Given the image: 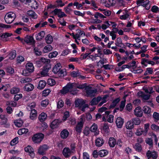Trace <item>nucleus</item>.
Wrapping results in <instances>:
<instances>
[{"instance_id":"obj_1","label":"nucleus","mask_w":159,"mask_h":159,"mask_svg":"<svg viewBox=\"0 0 159 159\" xmlns=\"http://www.w3.org/2000/svg\"><path fill=\"white\" fill-rule=\"evenodd\" d=\"M78 90L76 89L75 90H73L72 84L71 83H69L67 84L66 86L64 87L61 90L60 92L63 94H65L70 92L72 94L75 95L78 93Z\"/></svg>"},{"instance_id":"obj_2","label":"nucleus","mask_w":159,"mask_h":159,"mask_svg":"<svg viewBox=\"0 0 159 159\" xmlns=\"http://www.w3.org/2000/svg\"><path fill=\"white\" fill-rule=\"evenodd\" d=\"M44 136V134L42 133H37L32 136V141L34 143L39 144L43 139Z\"/></svg>"},{"instance_id":"obj_3","label":"nucleus","mask_w":159,"mask_h":159,"mask_svg":"<svg viewBox=\"0 0 159 159\" xmlns=\"http://www.w3.org/2000/svg\"><path fill=\"white\" fill-rule=\"evenodd\" d=\"M15 18L16 15L14 13L9 12L5 15L4 19L7 23L10 24L13 21Z\"/></svg>"},{"instance_id":"obj_4","label":"nucleus","mask_w":159,"mask_h":159,"mask_svg":"<svg viewBox=\"0 0 159 159\" xmlns=\"http://www.w3.org/2000/svg\"><path fill=\"white\" fill-rule=\"evenodd\" d=\"M49 147L47 145L43 144L40 145L38 149L37 153L41 155H45L46 152L49 149Z\"/></svg>"},{"instance_id":"obj_5","label":"nucleus","mask_w":159,"mask_h":159,"mask_svg":"<svg viewBox=\"0 0 159 159\" xmlns=\"http://www.w3.org/2000/svg\"><path fill=\"white\" fill-rule=\"evenodd\" d=\"M146 155L148 158H152V159H156L158 157L157 152L155 150L151 151L148 150L146 152Z\"/></svg>"},{"instance_id":"obj_6","label":"nucleus","mask_w":159,"mask_h":159,"mask_svg":"<svg viewBox=\"0 0 159 159\" xmlns=\"http://www.w3.org/2000/svg\"><path fill=\"white\" fill-rule=\"evenodd\" d=\"M80 121L78 122L75 128L76 131L78 133H80L81 131V129L83 125L84 120V115H82L80 117Z\"/></svg>"},{"instance_id":"obj_7","label":"nucleus","mask_w":159,"mask_h":159,"mask_svg":"<svg viewBox=\"0 0 159 159\" xmlns=\"http://www.w3.org/2000/svg\"><path fill=\"white\" fill-rule=\"evenodd\" d=\"M51 68L50 65H48L44 66L42 70L40 72V74L42 77H46L48 76V72Z\"/></svg>"},{"instance_id":"obj_8","label":"nucleus","mask_w":159,"mask_h":159,"mask_svg":"<svg viewBox=\"0 0 159 159\" xmlns=\"http://www.w3.org/2000/svg\"><path fill=\"white\" fill-rule=\"evenodd\" d=\"M62 154L65 158H69L72 155L74 154L70 150V149L68 147L64 148L62 151Z\"/></svg>"},{"instance_id":"obj_9","label":"nucleus","mask_w":159,"mask_h":159,"mask_svg":"<svg viewBox=\"0 0 159 159\" xmlns=\"http://www.w3.org/2000/svg\"><path fill=\"white\" fill-rule=\"evenodd\" d=\"M25 151L27 152L31 158H34L35 156V153L33 148L30 146H28L25 148Z\"/></svg>"},{"instance_id":"obj_10","label":"nucleus","mask_w":159,"mask_h":159,"mask_svg":"<svg viewBox=\"0 0 159 159\" xmlns=\"http://www.w3.org/2000/svg\"><path fill=\"white\" fill-rule=\"evenodd\" d=\"M12 35L11 33H4L2 34H0V39L3 41L6 42L8 40V38L12 36Z\"/></svg>"},{"instance_id":"obj_11","label":"nucleus","mask_w":159,"mask_h":159,"mask_svg":"<svg viewBox=\"0 0 159 159\" xmlns=\"http://www.w3.org/2000/svg\"><path fill=\"white\" fill-rule=\"evenodd\" d=\"M85 90L88 96H94L95 95L97 92L96 89H92L89 87H86Z\"/></svg>"},{"instance_id":"obj_12","label":"nucleus","mask_w":159,"mask_h":159,"mask_svg":"<svg viewBox=\"0 0 159 159\" xmlns=\"http://www.w3.org/2000/svg\"><path fill=\"white\" fill-rule=\"evenodd\" d=\"M89 130L92 132L95 135L99 134V131L98 129L97 125L94 123L90 127Z\"/></svg>"},{"instance_id":"obj_13","label":"nucleus","mask_w":159,"mask_h":159,"mask_svg":"<svg viewBox=\"0 0 159 159\" xmlns=\"http://www.w3.org/2000/svg\"><path fill=\"white\" fill-rule=\"evenodd\" d=\"M134 114L136 116L141 117L143 115V113L141 108L140 107H136L134 111Z\"/></svg>"},{"instance_id":"obj_14","label":"nucleus","mask_w":159,"mask_h":159,"mask_svg":"<svg viewBox=\"0 0 159 159\" xmlns=\"http://www.w3.org/2000/svg\"><path fill=\"white\" fill-rule=\"evenodd\" d=\"M24 41L27 43L33 44L34 43V39L33 36L27 35L24 39Z\"/></svg>"},{"instance_id":"obj_15","label":"nucleus","mask_w":159,"mask_h":159,"mask_svg":"<svg viewBox=\"0 0 159 159\" xmlns=\"http://www.w3.org/2000/svg\"><path fill=\"white\" fill-rule=\"evenodd\" d=\"M124 122V119L121 117H118L116 120V123L118 128H121Z\"/></svg>"},{"instance_id":"obj_16","label":"nucleus","mask_w":159,"mask_h":159,"mask_svg":"<svg viewBox=\"0 0 159 159\" xmlns=\"http://www.w3.org/2000/svg\"><path fill=\"white\" fill-rule=\"evenodd\" d=\"M61 64L60 63H57L52 69V72L55 74H57L61 69Z\"/></svg>"},{"instance_id":"obj_17","label":"nucleus","mask_w":159,"mask_h":159,"mask_svg":"<svg viewBox=\"0 0 159 159\" xmlns=\"http://www.w3.org/2000/svg\"><path fill=\"white\" fill-rule=\"evenodd\" d=\"M72 88L73 90H75L76 89H75L78 88L80 89H85V90L86 88L87 87L86 85L85 84H77L76 83H72Z\"/></svg>"},{"instance_id":"obj_18","label":"nucleus","mask_w":159,"mask_h":159,"mask_svg":"<svg viewBox=\"0 0 159 159\" xmlns=\"http://www.w3.org/2000/svg\"><path fill=\"white\" fill-rule=\"evenodd\" d=\"M84 101L82 99H77L75 101V107H79V108L82 107V106L84 103Z\"/></svg>"},{"instance_id":"obj_19","label":"nucleus","mask_w":159,"mask_h":159,"mask_svg":"<svg viewBox=\"0 0 159 159\" xmlns=\"http://www.w3.org/2000/svg\"><path fill=\"white\" fill-rule=\"evenodd\" d=\"M85 35V34L84 31L78 30L76 34L75 35V39H77L80 40V37H83Z\"/></svg>"},{"instance_id":"obj_20","label":"nucleus","mask_w":159,"mask_h":159,"mask_svg":"<svg viewBox=\"0 0 159 159\" xmlns=\"http://www.w3.org/2000/svg\"><path fill=\"white\" fill-rule=\"evenodd\" d=\"M104 140L101 138H97L95 141L96 145L98 147L102 146L104 143Z\"/></svg>"},{"instance_id":"obj_21","label":"nucleus","mask_w":159,"mask_h":159,"mask_svg":"<svg viewBox=\"0 0 159 159\" xmlns=\"http://www.w3.org/2000/svg\"><path fill=\"white\" fill-rule=\"evenodd\" d=\"M69 134V131L66 129H64L61 131L60 135L61 138L66 139L68 136Z\"/></svg>"},{"instance_id":"obj_22","label":"nucleus","mask_w":159,"mask_h":159,"mask_svg":"<svg viewBox=\"0 0 159 159\" xmlns=\"http://www.w3.org/2000/svg\"><path fill=\"white\" fill-rule=\"evenodd\" d=\"M45 35V32L44 31H42L39 33L36 36V39L37 40L39 41L43 39Z\"/></svg>"},{"instance_id":"obj_23","label":"nucleus","mask_w":159,"mask_h":159,"mask_svg":"<svg viewBox=\"0 0 159 159\" xmlns=\"http://www.w3.org/2000/svg\"><path fill=\"white\" fill-rule=\"evenodd\" d=\"M142 110L144 113L148 116L150 115L151 114V108L148 106H144L142 108Z\"/></svg>"},{"instance_id":"obj_24","label":"nucleus","mask_w":159,"mask_h":159,"mask_svg":"<svg viewBox=\"0 0 159 159\" xmlns=\"http://www.w3.org/2000/svg\"><path fill=\"white\" fill-rule=\"evenodd\" d=\"M37 111L36 110L33 109L31 111L30 114V118L32 120L35 119L37 116Z\"/></svg>"},{"instance_id":"obj_25","label":"nucleus","mask_w":159,"mask_h":159,"mask_svg":"<svg viewBox=\"0 0 159 159\" xmlns=\"http://www.w3.org/2000/svg\"><path fill=\"white\" fill-rule=\"evenodd\" d=\"M53 49V47L50 45H47L45 46L43 50V52L44 53H48L51 51Z\"/></svg>"},{"instance_id":"obj_26","label":"nucleus","mask_w":159,"mask_h":159,"mask_svg":"<svg viewBox=\"0 0 159 159\" xmlns=\"http://www.w3.org/2000/svg\"><path fill=\"white\" fill-rule=\"evenodd\" d=\"M46 82L44 80H40L39 83L37 87V88L39 89H43L46 85Z\"/></svg>"},{"instance_id":"obj_27","label":"nucleus","mask_w":159,"mask_h":159,"mask_svg":"<svg viewBox=\"0 0 159 159\" xmlns=\"http://www.w3.org/2000/svg\"><path fill=\"white\" fill-rule=\"evenodd\" d=\"M138 95L139 96L142 97L145 100H148L150 98L149 95H145L143 92L141 91L139 92L138 93Z\"/></svg>"},{"instance_id":"obj_28","label":"nucleus","mask_w":159,"mask_h":159,"mask_svg":"<svg viewBox=\"0 0 159 159\" xmlns=\"http://www.w3.org/2000/svg\"><path fill=\"white\" fill-rule=\"evenodd\" d=\"M34 88V85L31 84H28L26 85L24 87V90L28 92L32 91Z\"/></svg>"},{"instance_id":"obj_29","label":"nucleus","mask_w":159,"mask_h":159,"mask_svg":"<svg viewBox=\"0 0 159 159\" xmlns=\"http://www.w3.org/2000/svg\"><path fill=\"white\" fill-rule=\"evenodd\" d=\"M47 114L44 113H41L38 117V119L41 122L44 121L47 119Z\"/></svg>"},{"instance_id":"obj_30","label":"nucleus","mask_w":159,"mask_h":159,"mask_svg":"<svg viewBox=\"0 0 159 159\" xmlns=\"http://www.w3.org/2000/svg\"><path fill=\"white\" fill-rule=\"evenodd\" d=\"M26 68L31 73L34 70V67L33 64L31 63H28L26 64Z\"/></svg>"},{"instance_id":"obj_31","label":"nucleus","mask_w":159,"mask_h":159,"mask_svg":"<svg viewBox=\"0 0 159 159\" xmlns=\"http://www.w3.org/2000/svg\"><path fill=\"white\" fill-rule=\"evenodd\" d=\"M28 15L34 19L37 18L38 16L36 13L33 11L30 10L27 12Z\"/></svg>"},{"instance_id":"obj_32","label":"nucleus","mask_w":159,"mask_h":159,"mask_svg":"<svg viewBox=\"0 0 159 159\" xmlns=\"http://www.w3.org/2000/svg\"><path fill=\"white\" fill-rule=\"evenodd\" d=\"M125 127L129 129H131L134 127V124L131 120L128 121L125 124Z\"/></svg>"},{"instance_id":"obj_33","label":"nucleus","mask_w":159,"mask_h":159,"mask_svg":"<svg viewBox=\"0 0 159 159\" xmlns=\"http://www.w3.org/2000/svg\"><path fill=\"white\" fill-rule=\"evenodd\" d=\"M150 124L149 123L145 124L144 125V129H143L144 135L146 136L149 129Z\"/></svg>"},{"instance_id":"obj_34","label":"nucleus","mask_w":159,"mask_h":159,"mask_svg":"<svg viewBox=\"0 0 159 159\" xmlns=\"http://www.w3.org/2000/svg\"><path fill=\"white\" fill-rule=\"evenodd\" d=\"M45 41L47 44H50L52 43L53 39L52 36L50 34H48L45 38Z\"/></svg>"},{"instance_id":"obj_35","label":"nucleus","mask_w":159,"mask_h":159,"mask_svg":"<svg viewBox=\"0 0 159 159\" xmlns=\"http://www.w3.org/2000/svg\"><path fill=\"white\" fill-rule=\"evenodd\" d=\"M135 134L138 136H140L143 134L144 135L143 129L142 128H138L136 131Z\"/></svg>"},{"instance_id":"obj_36","label":"nucleus","mask_w":159,"mask_h":159,"mask_svg":"<svg viewBox=\"0 0 159 159\" xmlns=\"http://www.w3.org/2000/svg\"><path fill=\"white\" fill-rule=\"evenodd\" d=\"M102 98L101 97H99L97 98H93L91 102V105H94L97 104L99 102H100Z\"/></svg>"},{"instance_id":"obj_37","label":"nucleus","mask_w":159,"mask_h":159,"mask_svg":"<svg viewBox=\"0 0 159 159\" xmlns=\"http://www.w3.org/2000/svg\"><path fill=\"white\" fill-rule=\"evenodd\" d=\"M108 143L110 147H113L116 143L115 139L113 138H110L109 139Z\"/></svg>"},{"instance_id":"obj_38","label":"nucleus","mask_w":159,"mask_h":159,"mask_svg":"<svg viewBox=\"0 0 159 159\" xmlns=\"http://www.w3.org/2000/svg\"><path fill=\"white\" fill-rule=\"evenodd\" d=\"M60 77H63L66 75V72L65 69H61L57 74Z\"/></svg>"},{"instance_id":"obj_39","label":"nucleus","mask_w":159,"mask_h":159,"mask_svg":"<svg viewBox=\"0 0 159 159\" xmlns=\"http://www.w3.org/2000/svg\"><path fill=\"white\" fill-rule=\"evenodd\" d=\"M102 21L99 19H94L93 18L89 20L88 22L90 24H97L100 23Z\"/></svg>"},{"instance_id":"obj_40","label":"nucleus","mask_w":159,"mask_h":159,"mask_svg":"<svg viewBox=\"0 0 159 159\" xmlns=\"http://www.w3.org/2000/svg\"><path fill=\"white\" fill-rule=\"evenodd\" d=\"M98 153L101 157H103L107 155L108 152L106 150H102L98 152Z\"/></svg>"},{"instance_id":"obj_41","label":"nucleus","mask_w":159,"mask_h":159,"mask_svg":"<svg viewBox=\"0 0 159 159\" xmlns=\"http://www.w3.org/2000/svg\"><path fill=\"white\" fill-rule=\"evenodd\" d=\"M30 1L31 7L34 9H37L38 6L37 2L35 0H30Z\"/></svg>"},{"instance_id":"obj_42","label":"nucleus","mask_w":159,"mask_h":159,"mask_svg":"<svg viewBox=\"0 0 159 159\" xmlns=\"http://www.w3.org/2000/svg\"><path fill=\"white\" fill-rule=\"evenodd\" d=\"M59 123V122L58 120H55L51 123V127L53 129L56 127Z\"/></svg>"},{"instance_id":"obj_43","label":"nucleus","mask_w":159,"mask_h":159,"mask_svg":"<svg viewBox=\"0 0 159 159\" xmlns=\"http://www.w3.org/2000/svg\"><path fill=\"white\" fill-rule=\"evenodd\" d=\"M14 123L16 126L18 127H20L22 126L23 122L22 120L19 119L16 120Z\"/></svg>"},{"instance_id":"obj_44","label":"nucleus","mask_w":159,"mask_h":159,"mask_svg":"<svg viewBox=\"0 0 159 159\" xmlns=\"http://www.w3.org/2000/svg\"><path fill=\"white\" fill-rule=\"evenodd\" d=\"M28 132V129L26 128H22L19 130L18 133L19 135H22L24 134H26Z\"/></svg>"},{"instance_id":"obj_45","label":"nucleus","mask_w":159,"mask_h":159,"mask_svg":"<svg viewBox=\"0 0 159 159\" xmlns=\"http://www.w3.org/2000/svg\"><path fill=\"white\" fill-rule=\"evenodd\" d=\"M115 44L117 46L121 47L123 45L121 39L120 38H118L115 43Z\"/></svg>"},{"instance_id":"obj_46","label":"nucleus","mask_w":159,"mask_h":159,"mask_svg":"<svg viewBox=\"0 0 159 159\" xmlns=\"http://www.w3.org/2000/svg\"><path fill=\"white\" fill-rule=\"evenodd\" d=\"M32 81V79L31 78L29 77H26L24 78H22L21 79L20 82L21 83H26L30 82Z\"/></svg>"},{"instance_id":"obj_47","label":"nucleus","mask_w":159,"mask_h":159,"mask_svg":"<svg viewBox=\"0 0 159 159\" xmlns=\"http://www.w3.org/2000/svg\"><path fill=\"white\" fill-rule=\"evenodd\" d=\"M36 106V103L34 102H33L29 104L27 107V109L29 111L31 110H33V109Z\"/></svg>"},{"instance_id":"obj_48","label":"nucleus","mask_w":159,"mask_h":159,"mask_svg":"<svg viewBox=\"0 0 159 159\" xmlns=\"http://www.w3.org/2000/svg\"><path fill=\"white\" fill-rule=\"evenodd\" d=\"M20 90L18 88L13 87L11 89L10 93L11 94H15L19 93Z\"/></svg>"},{"instance_id":"obj_49","label":"nucleus","mask_w":159,"mask_h":159,"mask_svg":"<svg viewBox=\"0 0 159 159\" xmlns=\"http://www.w3.org/2000/svg\"><path fill=\"white\" fill-rule=\"evenodd\" d=\"M110 26V24H109L108 21H106L104 23L102 24L101 25V28L103 30H105L107 28H108Z\"/></svg>"},{"instance_id":"obj_50","label":"nucleus","mask_w":159,"mask_h":159,"mask_svg":"<svg viewBox=\"0 0 159 159\" xmlns=\"http://www.w3.org/2000/svg\"><path fill=\"white\" fill-rule=\"evenodd\" d=\"M41 62L43 64H45L46 65H50V60L48 59H46L44 57H41L40 59Z\"/></svg>"},{"instance_id":"obj_51","label":"nucleus","mask_w":159,"mask_h":159,"mask_svg":"<svg viewBox=\"0 0 159 159\" xmlns=\"http://www.w3.org/2000/svg\"><path fill=\"white\" fill-rule=\"evenodd\" d=\"M109 4L111 6H114L116 3L117 5L119 6H121L120 3H119L118 1L116 2V0H108Z\"/></svg>"},{"instance_id":"obj_52","label":"nucleus","mask_w":159,"mask_h":159,"mask_svg":"<svg viewBox=\"0 0 159 159\" xmlns=\"http://www.w3.org/2000/svg\"><path fill=\"white\" fill-rule=\"evenodd\" d=\"M108 96L107 95H105L103 97L101 98H102L101 102L99 104V106H101L103 103H105L107 102V98L108 97Z\"/></svg>"},{"instance_id":"obj_53","label":"nucleus","mask_w":159,"mask_h":159,"mask_svg":"<svg viewBox=\"0 0 159 159\" xmlns=\"http://www.w3.org/2000/svg\"><path fill=\"white\" fill-rule=\"evenodd\" d=\"M58 52L56 51L50 53L48 55V57L50 58L55 57L58 55Z\"/></svg>"},{"instance_id":"obj_54","label":"nucleus","mask_w":159,"mask_h":159,"mask_svg":"<svg viewBox=\"0 0 159 159\" xmlns=\"http://www.w3.org/2000/svg\"><path fill=\"white\" fill-rule=\"evenodd\" d=\"M73 5L75 6L77 9H81L83 8V5L82 3H79L77 2H75L73 3Z\"/></svg>"},{"instance_id":"obj_55","label":"nucleus","mask_w":159,"mask_h":159,"mask_svg":"<svg viewBox=\"0 0 159 159\" xmlns=\"http://www.w3.org/2000/svg\"><path fill=\"white\" fill-rule=\"evenodd\" d=\"M129 68L134 69L136 68V62L135 61H133L131 63H129L128 64Z\"/></svg>"},{"instance_id":"obj_56","label":"nucleus","mask_w":159,"mask_h":159,"mask_svg":"<svg viewBox=\"0 0 159 159\" xmlns=\"http://www.w3.org/2000/svg\"><path fill=\"white\" fill-rule=\"evenodd\" d=\"M134 148L138 152H140L142 150L141 145L139 143H137L135 144Z\"/></svg>"},{"instance_id":"obj_57","label":"nucleus","mask_w":159,"mask_h":159,"mask_svg":"<svg viewBox=\"0 0 159 159\" xmlns=\"http://www.w3.org/2000/svg\"><path fill=\"white\" fill-rule=\"evenodd\" d=\"M120 99L119 98H117L113 101L110 107L111 108L115 107L116 104L120 101Z\"/></svg>"},{"instance_id":"obj_58","label":"nucleus","mask_w":159,"mask_h":159,"mask_svg":"<svg viewBox=\"0 0 159 159\" xmlns=\"http://www.w3.org/2000/svg\"><path fill=\"white\" fill-rule=\"evenodd\" d=\"M7 105H11L12 107H16L17 106V103L16 102L12 101H8L6 102Z\"/></svg>"},{"instance_id":"obj_59","label":"nucleus","mask_w":159,"mask_h":159,"mask_svg":"<svg viewBox=\"0 0 159 159\" xmlns=\"http://www.w3.org/2000/svg\"><path fill=\"white\" fill-rule=\"evenodd\" d=\"M132 121L134 124L136 125H139L140 123V120L138 118H134L132 120Z\"/></svg>"},{"instance_id":"obj_60","label":"nucleus","mask_w":159,"mask_h":159,"mask_svg":"<svg viewBox=\"0 0 159 159\" xmlns=\"http://www.w3.org/2000/svg\"><path fill=\"white\" fill-rule=\"evenodd\" d=\"M56 82L55 80L52 79H49L48 80V85L53 86L55 84Z\"/></svg>"},{"instance_id":"obj_61","label":"nucleus","mask_w":159,"mask_h":159,"mask_svg":"<svg viewBox=\"0 0 159 159\" xmlns=\"http://www.w3.org/2000/svg\"><path fill=\"white\" fill-rule=\"evenodd\" d=\"M18 138L15 137L11 142L10 144L11 146H13L16 145L18 143Z\"/></svg>"},{"instance_id":"obj_62","label":"nucleus","mask_w":159,"mask_h":159,"mask_svg":"<svg viewBox=\"0 0 159 159\" xmlns=\"http://www.w3.org/2000/svg\"><path fill=\"white\" fill-rule=\"evenodd\" d=\"M145 142L149 146H152L153 145L152 140L151 138H147L145 139Z\"/></svg>"},{"instance_id":"obj_63","label":"nucleus","mask_w":159,"mask_h":159,"mask_svg":"<svg viewBox=\"0 0 159 159\" xmlns=\"http://www.w3.org/2000/svg\"><path fill=\"white\" fill-rule=\"evenodd\" d=\"M22 97V94L21 93H20L18 94L15 95L14 96V99L15 101H18L19 99L21 98Z\"/></svg>"},{"instance_id":"obj_64","label":"nucleus","mask_w":159,"mask_h":159,"mask_svg":"<svg viewBox=\"0 0 159 159\" xmlns=\"http://www.w3.org/2000/svg\"><path fill=\"white\" fill-rule=\"evenodd\" d=\"M31 73L26 68V69L23 70L22 74L25 76H28L30 75Z\"/></svg>"}]
</instances>
